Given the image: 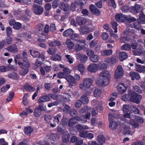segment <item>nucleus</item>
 I'll return each instance as SVG.
<instances>
[{"instance_id": "ea45409f", "label": "nucleus", "mask_w": 145, "mask_h": 145, "mask_svg": "<svg viewBox=\"0 0 145 145\" xmlns=\"http://www.w3.org/2000/svg\"><path fill=\"white\" fill-rule=\"evenodd\" d=\"M24 87L26 90L28 91L31 92H33L36 89L35 88L32 86L28 83H27L25 85H24Z\"/></svg>"}, {"instance_id": "603ef678", "label": "nucleus", "mask_w": 145, "mask_h": 145, "mask_svg": "<svg viewBox=\"0 0 145 145\" xmlns=\"http://www.w3.org/2000/svg\"><path fill=\"white\" fill-rule=\"evenodd\" d=\"M122 50L130 51L131 49V47L130 44H125L121 47Z\"/></svg>"}, {"instance_id": "13d9d810", "label": "nucleus", "mask_w": 145, "mask_h": 145, "mask_svg": "<svg viewBox=\"0 0 145 145\" xmlns=\"http://www.w3.org/2000/svg\"><path fill=\"white\" fill-rule=\"evenodd\" d=\"M139 20L142 23H145V15L142 11L139 14Z\"/></svg>"}, {"instance_id": "1a4fd4ad", "label": "nucleus", "mask_w": 145, "mask_h": 145, "mask_svg": "<svg viewBox=\"0 0 145 145\" xmlns=\"http://www.w3.org/2000/svg\"><path fill=\"white\" fill-rule=\"evenodd\" d=\"M59 7L62 10L67 11V13L69 14V12L68 10L70 7L69 5L67 3H65L64 2L61 1L60 2Z\"/></svg>"}, {"instance_id": "7c9ffc66", "label": "nucleus", "mask_w": 145, "mask_h": 145, "mask_svg": "<svg viewBox=\"0 0 145 145\" xmlns=\"http://www.w3.org/2000/svg\"><path fill=\"white\" fill-rule=\"evenodd\" d=\"M74 33L73 30L71 29H69L65 30L63 33V35L64 36L66 37H71Z\"/></svg>"}, {"instance_id": "20e7f679", "label": "nucleus", "mask_w": 145, "mask_h": 145, "mask_svg": "<svg viewBox=\"0 0 145 145\" xmlns=\"http://www.w3.org/2000/svg\"><path fill=\"white\" fill-rule=\"evenodd\" d=\"M143 7L140 5L135 4V5L130 7V12L134 14L140 13L143 11Z\"/></svg>"}, {"instance_id": "4d7b16f0", "label": "nucleus", "mask_w": 145, "mask_h": 145, "mask_svg": "<svg viewBox=\"0 0 145 145\" xmlns=\"http://www.w3.org/2000/svg\"><path fill=\"white\" fill-rule=\"evenodd\" d=\"M101 94V90L97 88H96L94 90V96L95 97H99L100 96Z\"/></svg>"}, {"instance_id": "58836bf2", "label": "nucleus", "mask_w": 145, "mask_h": 145, "mask_svg": "<svg viewBox=\"0 0 145 145\" xmlns=\"http://www.w3.org/2000/svg\"><path fill=\"white\" fill-rule=\"evenodd\" d=\"M61 97L64 101L67 102L70 101V98L71 97V95L69 93H66L62 96Z\"/></svg>"}, {"instance_id": "4c0bfd02", "label": "nucleus", "mask_w": 145, "mask_h": 145, "mask_svg": "<svg viewBox=\"0 0 145 145\" xmlns=\"http://www.w3.org/2000/svg\"><path fill=\"white\" fill-rule=\"evenodd\" d=\"M136 20V19L134 17H132L131 15H126L125 21L127 23H130Z\"/></svg>"}, {"instance_id": "0e129e2a", "label": "nucleus", "mask_w": 145, "mask_h": 145, "mask_svg": "<svg viewBox=\"0 0 145 145\" xmlns=\"http://www.w3.org/2000/svg\"><path fill=\"white\" fill-rule=\"evenodd\" d=\"M130 7L128 6H123L121 8V10L123 12H130Z\"/></svg>"}, {"instance_id": "09e8293b", "label": "nucleus", "mask_w": 145, "mask_h": 145, "mask_svg": "<svg viewBox=\"0 0 145 145\" xmlns=\"http://www.w3.org/2000/svg\"><path fill=\"white\" fill-rule=\"evenodd\" d=\"M69 118L66 117H63L61 119L60 124L63 126H67L68 125Z\"/></svg>"}, {"instance_id": "7ed1b4c3", "label": "nucleus", "mask_w": 145, "mask_h": 145, "mask_svg": "<svg viewBox=\"0 0 145 145\" xmlns=\"http://www.w3.org/2000/svg\"><path fill=\"white\" fill-rule=\"evenodd\" d=\"M88 127L87 126L84 127L80 125H77L75 127H72L69 128V130L71 133L75 135L77 133V130L79 133H80L83 131L84 129H88Z\"/></svg>"}, {"instance_id": "e433bc0d", "label": "nucleus", "mask_w": 145, "mask_h": 145, "mask_svg": "<svg viewBox=\"0 0 145 145\" xmlns=\"http://www.w3.org/2000/svg\"><path fill=\"white\" fill-rule=\"evenodd\" d=\"M51 60L55 61H60L61 60V57L60 56L57 54H55L51 57Z\"/></svg>"}, {"instance_id": "a878e982", "label": "nucleus", "mask_w": 145, "mask_h": 145, "mask_svg": "<svg viewBox=\"0 0 145 145\" xmlns=\"http://www.w3.org/2000/svg\"><path fill=\"white\" fill-rule=\"evenodd\" d=\"M91 31V29L87 26H84L81 27L80 29L81 33L82 34H85Z\"/></svg>"}, {"instance_id": "c85d7f7f", "label": "nucleus", "mask_w": 145, "mask_h": 145, "mask_svg": "<svg viewBox=\"0 0 145 145\" xmlns=\"http://www.w3.org/2000/svg\"><path fill=\"white\" fill-rule=\"evenodd\" d=\"M24 132L27 135L29 136L33 131V129L30 126L25 127L24 128Z\"/></svg>"}, {"instance_id": "473e14b6", "label": "nucleus", "mask_w": 145, "mask_h": 145, "mask_svg": "<svg viewBox=\"0 0 145 145\" xmlns=\"http://www.w3.org/2000/svg\"><path fill=\"white\" fill-rule=\"evenodd\" d=\"M75 120L77 121H80L82 123H85L87 121V120L84 115H81L79 116H76L75 117Z\"/></svg>"}, {"instance_id": "39448f33", "label": "nucleus", "mask_w": 145, "mask_h": 145, "mask_svg": "<svg viewBox=\"0 0 145 145\" xmlns=\"http://www.w3.org/2000/svg\"><path fill=\"white\" fill-rule=\"evenodd\" d=\"M123 75V68L121 65H118L114 75V78L117 79L121 78Z\"/></svg>"}, {"instance_id": "a211bd4d", "label": "nucleus", "mask_w": 145, "mask_h": 145, "mask_svg": "<svg viewBox=\"0 0 145 145\" xmlns=\"http://www.w3.org/2000/svg\"><path fill=\"white\" fill-rule=\"evenodd\" d=\"M109 120L110 121V123L109 126L110 127L112 130H115L118 126V123L116 121H113V118H110V116H109Z\"/></svg>"}, {"instance_id": "c9c22d12", "label": "nucleus", "mask_w": 145, "mask_h": 145, "mask_svg": "<svg viewBox=\"0 0 145 145\" xmlns=\"http://www.w3.org/2000/svg\"><path fill=\"white\" fill-rule=\"evenodd\" d=\"M101 53V55L103 56H109L112 54V49L105 50L102 51Z\"/></svg>"}, {"instance_id": "e2e57ef3", "label": "nucleus", "mask_w": 145, "mask_h": 145, "mask_svg": "<svg viewBox=\"0 0 145 145\" xmlns=\"http://www.w3.org/2000/svg\"><path fill=\"white\" fill-rule=\"evenodd\" d=\"M141 23L140 22L136 21L133 23L132 27L137 29H138L141 28Z\"/></svg>"}, {"instance_id": "3c124183", "label": "nucleus", "mask_w": 145, "mask_h": 145, "mask_svg": "<svg viewBox=\"0 0 145 145\" xmlns=\"http://www.w3.org/2000/svg\"><path fill=\"white\" fill-rule=\"evenodd\" d=\"M80 4H79L78 6H80L79 7H78L76 10V12L78 13H81V12L83 10V6L84 5V3L81 0H80L79 3Z\"/></svg>"}, {"instance_id": "37998d69", "label": "nucleus", "mask_w": 145, "mask_h": 145, "mask_svg": "<svg viewBox=\"0 0 145 145\" xmlns=\"http://www.w3.org/2000/svg\"><path fill=\"white\" fill-rule=\"evenodd\" d=\"M80 100L82 104H85L88 103L89 102V99L87 96L85 95H82L80 97Z\"/></svg>"}, {"instance_id": "5701e85b", "label": "nucleus", "mask_w": 145, "mask_h": 145, "mask_svg": "<svg viewBox=\"0 0 145 145\" xmlns=\"http://www.w3.org/2000/svg\"><path fill=\"white\" fill-rule=\"evenodd\" d=\"M51 99L48 96V95H45L41 96L38 99V102L39 103L47 102L50 101Z\"/></svg>"}, {"instance_id": "864d4df0", "label": "nucleus", "mask_w": 145, "mask_h": 145, "mask_svg": "<svg viewBox=\"0 0 145 145\" xmlns=\"http://www.w3.org/2000/svg\"><path fill=\"white\" fill-rule=\"evenodd\" d=\"M69 138L70 135L69 134L63 135L62 137V141L65 143H67L69 141Z\"/></svg>"}, {"instance_id": "6ab92c4d", "label": "nucleus", "mask_w": 145, "mask_h": 145, "mask_svg": "<svg viewBox=\"0 0 145 145\" xmlns=\"http://www.w3.org/2000/svg\"><path fill=\"white\" fill-rule=\"evenodd\" d=\"M49 46L51 47H55L56 46L59 47L62 44L61 42L58 40L54 39L53 40H52L49 42Z\"/></svg>"}, {"instance_id": "aec40b11", "label": "nucleus", "mask_w": 145, "mask_h": 145, "mask_svg": "<svg viewBox=\"0 0 145 145\" xmlns=\"http://www.w3.org/2000/svg\"><path fill=\"white\" fill-rule=\"evenodd\" d=\"M23 62L22 63L18 61V64L19 65L20 67L22 68L24 67L26 68H28L30 66V64L29 61L28 60H23Z\"/></svg>"}, {"instance_id": "f8f14e48", "label": "nucleus", "mask_w": 145, "mask_h": 145, "mask_svg": "<svg viewBox=\"0 0 145 145\" xmlns=\"http://www.w3.org/2000/svg\"><path fill=\"white\" fill-rule=\"evenodd\" d=\"M38 59H37V67H40L43 64L45 59V56L42 54L39 53L37 54Z\"/></svg>"}, {"instance_id": "bb28decb", "label": "nucleus", "mask_w": 145, "mask_h": 145, "mask_svg": "<svg viewBox=\"0 0 145 145\" xmlns=\"http://www.w3.org/2000/svg\"><path fill=\"white\" fill-rule=\"evenodd\" d=\"M80 0H76L72 3L71 6V9L73 11H75L77 6L80 4L79 3Z\"/></svg>"}, {"instance_id": "bf43d9fd", "label": "nucleus", "mask_w": 145, "mask_h": 145, "mask_svg": "<svg viewBox=\"0 0 145 145\" xmlns=\"http://www.w3.org/2000/svg\"><path fill=\"white\" fill-rule=\"evenodd\" d=\"M44 8L40 6H39L37 5V15H40L43 12Z\"/></svg>"}, {"instance_id": "4be33fe9", "label": "nucleus", "mask_w": 145, "mask_h": 145, "mask_svg": "<svg viewBox=\"0 0 145 145\" xmlns=\"http://www.w3.org/2000/svg\"><path fill=\"white\" fill-rule=\"evenodd\" d=\"M98 67L95 64H91L88 67V71L91 72H95L97 70Z\"/></svg>"}, {"instance_id": "72a5a7b5", "label": "nucleus", "mask_w": 145, "mask_h": 145, "mask_svg": "<svg viewBox=\"0 0 145 145\" xmlns=\"http://www.w3.org/2000/svg\"><path fill=\"white\" fill-rule=\"evenodd\" d=\"M125 118H129L131 119L132 118L130 113H127L124 114L123 117H121L118 119V121L120 122L122 121L123 122H120V123L121 124H123L124 123V121H125Z\"/></svg>"}, {"instance_id": "680f3d73", "label": "nucleus", "mask_w": 145, "mask_h": 145, "mask_svg": "<svg viewBox=\"0 0 145 145\" xmlns=\"http://www.w3.org/2000/svg\"><path fill=\"white\" fill-rule=\"evenodd\" d=\"M130 124L132 126L133 129L138 127L139 124L136 122L133 119L131 120L130 122Z\"/></svg>"}, {"instance_id": "9b49d317", "label": "nucleus", "mask_w": 145, "mask_h": 145, "mask_svg": "<svg viewBox=\"0 0 145 145\" xmlns=\"http://www.w3.org/2000/svg\"><path fill=\"white\" fill-rule=\"evenodd\" d=\"M69 83V86L70 87H72V86H74L76 84V82L74 80L73 76L70 75H67L65 78Z\"/></svg>"}, {"instance_id": "423d86ee", "label": "nucleus", "mask_w": 145, "mask_h": 145, "mask_svg": "<svg viewBox=\"0 0 145 145\" xmlns=\"http://www.w3.org/2000/svg\"><path fill=\"white\" fill-rule=\"evenodd\" d=\"M84 40H81L77 42L75 46L76 51L77 52L84 49L86 48V45Z\"/></svg>"}, {"instance_id": "a18cd8bd", "label": "nucleus", "mask_w": 145, "mask_h": 145, "mask_svg": "<svg viewBox=\"0 0 145 145\" xmlns=\"http://www.w3.org/2000/svg\"><path fill=\"white\" fill-rule=\"evenodd\" d=\"M130 91H132L131 90H129L128 91V94H125L123 95L121 97V99L122 100L124 101H126L129 98H130L131 97V94H130L129 92Z\"/></svg>"}, {"instance_id": "052dcab7", "label": "nucleus", "mask_w": 145, "mask_h": 145, "mask_svg": "<svg viewBox=\"0 0 145 145\" xmlns=\"http://www.w3.org/2000/svg\"><path fill=\"white\" fill-rule=\"evenodd\" d=\"M22 68L19 72V74L22 76H25L28 73L29 69L27 68H24L23 67Z\"/></svg>"}, {"instance_id": "393cba45", "label": "nucleus", "mask_w": 145, "mask_h": 145, "mask_svg": "<svg viewBox=\"0 0 145 145\" xmlns=\"http://www.w3.org/2000/svg\"><path fill=\"white\" fill-rule=\"evenodd\" d=\"M98 145H102L105 143V138L103 135H99L97 137Z\"/></svg>"}, {"instance_id": "de8ad7c7", "label": "nucleus", "mask_w": 145, "mask_h": 145, "mask_svg": "<svg viewBox=\"0 0 145 145\" xmlns=\"http://www.w3.org/2000/svg\"><path fill=\"white\" fill-rule=\"evenodd\" d=\"M66 44L68 48L70 49H72L74 46V43L70 39L67 40Z\"/></svg>"}, {"instance_id": "774afa93", "label": "nucleus", "mask_w": 145, "mask_h": 145, "mask_svg": "<svg viewBox=\"0 0 145 145\" xmlns=\"http://www.w3.org/2000/svg\"><path fill=\"white\" fill-rule=\"evenodd\" d=\"M133 90L134 91V92H136L138 93H141L142 92V91L140 87L137 86H135L133 87Z\"/></svg>"}, {"instance_id": "79ce46f5", "label": "nucleus", "mask_w": 145, "mask_h": 145, "mask_svg": "<svg viewBox=\"0 0 145 145\" xmlns=\"http://www.w3.org/2000/svg\"><path fill=\"white\" fill-rule=\"evenodd\" d=\"M70 39L73 41H78V40H80V37L79 36V34H78L76 33H73L70 37Z\"/></svg>"}, {"instance_id": "c756f323", "label": "nucleus", "mask_w": 145, "mask_h": 145, "mask_svg": "<svg viewBox=\"0 0 145 145\" xmlns=\"http://www.w3.org/2000/svg\"><path fill=\"white\" fill-rule=\"evenodd\" d=\"M128 57L127 53L125 52H120L119 53V59L120 61H123Z\"/></svg>"}, {"instance_id": "a19ab883", "label": "nucleus", "mask_w": 145, "mask_h": 145, "mask_svg": "<svg viewBox=\"0 0 145 145\" xmlns=\"http://www.w3.org/2000/svg\"><path fill=\"white\" fill-rule=\"evenodd\" d=\"M107 5L108 7H111L114 9L116 8V4L114 0H108Z\"/></svg>"}, {"instance_id": "4468645a", "label": "nucleus", "mask_w": 145, "mask_h": 145, "mask_svg": "<svg viewBox=\"0 0 145 145\" xmlns=\"http://www.w3.org/2000/svg\"><path fill=\"white\" fill-rule=\"evenodd\" d=\"M76 23L78 25H82L87 22L86 18L81 16H78L76 18Z\"/></svg>"}, {"instance_id": "f3484780", "label": "nucleus", "mask_w": 145, "mask_h": 145, "mask_svg": "<svg viewBox=\"0 0 145 145\" xmlns=\"http://www.w3.org/2000/svg\"><path fill=\"white\" fill-rule=\"evenodd\" d=\"M126 16L122 14H117L116 15L115 18L118 22H123L125 21Z\"/></svg>"}, {"instance_id": "69168bd1", "label": "nucleus", "mask_w": 145, "mask_h": 145, "mask_svg": "<svg viewBox=\"0 0 145 145\" xmlns=\"http://www.w3.org/2000/svg\"><path fill=\"white\" fill-rule=\"evenodd\" d=\"M22 24L19 22H16L13 26V28L16 30H19L21 28Z\"/></svg>"}, {"instance_id": "cd10ccee", "label": "nucleus", "mask_w": 145, "mask_h": 145, "mask_svg": "<svg viewBox=\"0 0 145 145\" xmlns=\"http://www.w3.org/2000/svg\"><path fill=\"white\" fill-rule=\"evenodd\" d=\"M135 67L137 71L139 72H145V66L135 63Z\"/></svg>"}, {"instance_id": "6e6d98bb", "label": "nucleus", "mask_w": 145, "mask_h": 145, "mask_svg": "<svg viewBox=\"0 0 145 145\" xmlns=\"http://www.w3.org/2000/svg\"><path fill=\"white\" fill-rule=\"evenodd\" d=\"M17 73L14 72H13L8 74L7 76L9 78L13 79H16L17 78Z\"/></svg>"}, {"instance_id": "dca6fc26", "label": "nucleus", "mask_w": 145, "mask_h": 145, "mask_svg": "<svg viewBox=\"0 0 145 145\" xmlns=\"http://www.w3.org/2000/svg\"><path fill=\"white\" fill-rule=\"evenodd\" d=\"M47 110L46 106L43 104L39 105L37 107V117H39L41 114L42 111H45Z\"/></svg>"}, {"instance_id": "b1692460", "label": "nucleus", "mask_w": 145, "mask_h": 145, "mask_svg": "<svg viewBox=\"0 0 145 145\" xmlns=\"http://www.w3.org/2000/svg\"><path fill=\"white\" fill-rule=\"evenodd\" d=\"M6 50L12 53H15L18 51V50L16 46L15 45H12L6 48Z\"/></svg>"}, {"instance_id": "338daca9", "label": "nucleus", "mask_w": 145, "mask_h": 145, "mask_svg": "<svg viewBox=\"0 0 145 145\" xmlns=\"http://www.w3.org/2000/svg\"><path fill=\"white\" fill-rule=\"evenodd\" d=\"M77 111L74 109H72L69 112V114L71 116L76 117L78 114Z\"/></svg>"}, {"instance_id": "f704fd0d", "label": "nucleus", "mask_w": 145, "mask_h": 145, "mask_svg": "<svg viewBox=\"0 0 145 145\" xmlns=\"http://www.w3.org/2000/svg\"><path fill=\"white\" fill-rule=\"evenodd\" d=\"M78 56L81 63H85L87 61L88 57L86 55L79 54L78 55Z\"/></svg>"}, {"instance_id": "f257e3e1", "label": "nucleus", "mask_w": 145, "mask_h": 145, "mask_svg": "<svg viewBox=\"0 0 145 145\" xmlns=\"http://www.w3.org/2000/svg\"><path fill=\"white\" fill-rule=\"evenodd\" d=\"M102 78L99 80L100 84L103 86H107L109 84L110 74L109 72L107 71H105L100 74Z\"/></svg>"}, {"instance_id": "c03bdc74", "label": "nucleus", "mask_w": 145, "mask_h": 145, "mask_svg": "<svg viewBox=\"0 0 145 145\" xmlns=\"http://www.w3.org/2000/svg\"><path fill=\"white\" fill-rule=\"evenodd\" d=\"M99 59V56L97 55H93L90 57V59L91 61L96 63L98 61Z\"/></svg>"}, {"instance_id": "2eb2a0df", "label": "nucleus", "mask_w": 145, "mask_h": 145, "mask_svg": "<svg viewBox=\"0 0 145 145\" xmlns=\"http://www.w3.org/2000/svg\"><path fill=\"white\" fill-rule=\"evenodd\" d=\"M117 87L118 91L120 94H122L125 92L127 89V88L125 87L123 83L119 84Z\"/></svg>"}, {"instance_id": "0eeeda50", "label": "nucleus", "mask_w": 145, "mask_h": 145, "mask_svg": "<svg viewBox=\"0 0 145 145\" xmlns=\"http://www.w3.org/2000/svg\"><path fill=\"white\" fill-rule=\"evenodd\" d=\"M61 115L60 114H58L56 116L53 117V119L52 120V123L50 124V127L53 128L56 126V125L58 124L60 122V120L61 119Z\"/></svg>"}, {"instance_id": "5fc2aeb1", "label": "nucleus", "mask_w": 145, "mask_h": 145, "mask_svg": "<svg viewBox=\"0 0 145 145\" xmlns=\"http://www.w3.org/2000/svg\"><path fill=\"white\" fill-rule=\"evenodd\" d=\"M130 39V36L127 35L126 36L122 37L120 40L122 42L124 43L127 41H129Z\"/></svg>"}, {"instance_id": "6e6552de", "label": "nucleus", "mask_w": 145, "mask_h": 145, "mask_svg": "<svg viewBox=\"0 0 145 145\" xmlns=\"http://www.w3.org/2000/svg\"><path fill=\"white\" fill-rule=\"evenodd\" d=\"M93 83V81L92 79L90 78H87L85 79L83 81L82 86V84L80 85V88H83V87L81 86H82L83 87H85L86 88L88 89L89 88Z\"/></svg>"}, {"instance_id": "412c9836", "label": "nucleus", "mask_w": 145, "mask_h": 145, "mask_svg": "<svg viewBox=\"0 0 145 145\" xmlns=\"http://www.w3.org/2000/svg\"><path fill=\"white\" fill-rule=\"evenodd\" d=\"M129 74L132 80H134L135 79L138 80L140 78L139 74L136 72H131Z\"/></svg>"}, {"instance_id": "49530a36", "label": "nucleus", "mask_w": 145, "mask_h": 145, "mask_svg": "<svg viewBox=\"0 0 145 145\" xmlns=\"http://www.w3.org/2000/svg\"><path fill=\"white\" fill-rule=\"evenodd\" d=\"M116 56H112L111 58H108L107 60L106 59V62L107 63L110 62L112 64H115L116 62Z\"/></svg>"}, {"instance_id": "f03ea898", "label": "nucleus", "mask_w": 145, "mask_h": 145, "mask_svg": "<svg viewBox=\"0 0 145 145\" xmlns=\"http://www.w3.org/2000/svg\"><path fill=\"white\" fill-rule=\"evenodd\" d=\"M130 91L129 93L131 94V97L129 99L130 101L131 102L137 104L140 103L142 98V96L140 95L137 94L132 90Z\"/></svg>"}, {"instance_id": "9d476101", "label": "nucleus", "mask_w": 145, "mask_h": 145, "mask_svg": "<svg viewBox=\"0 0 145 145\" xmlns=\"http://www.w3.org/2000/svg\"><path fill=\"white\" fill-rule=\"evenodd\" d=\"M50 138L51 140L52 143L54 145L58 144L59 137L57 134L53 133L51 134L50 136Z\"/></svg>"}, {"instance_id": "2f4dec72", "label": "nucleus", "mask_w": 145, "mask_h": 145, "mask_svg": "<svg viewBox=\"0 0 145 145\" xmlns=\"http://www.w3.org/2000/svg\"><path fill=\"white\" fill-rule=\"evenodd\" d=\"M44 117V120L47 123L50 124L51 123H52V120L53 119V117L51 115L49 114H45Z\"/></svg>"}, {"instance_id": "ddd939ff", "label": "nucleus", "mask_w": 145, "mask_h": 145, "mask_svg": "<svg viewBox=\"0 0 145 145\" xmlns=\"http://www.w3.org/2000/svg\"><path fill=\"white\" fill-rule=\"evenodd\" d=\"M89 8L92 13L94 14L99 16L101 14L100 10L96 8L95 6L93 5L90 6Z\"/></svg>"}, {"instance_id": "8fccbe9b", "label": "nucleus", "mask_w": 145, "mask_h": 145, "mask_svg": "<svg viewBox=\"0 0 145 145\" xmlns=\"http://www.w3.org/2000/svg\"><path fill=\"white\" fill-rule=\"evenodd\" d=\"M75 117L71 118L70 119L69 118L68 122V126L69 127H72L73 125L76 124V122L75 121Z\"/></svg>"}]
</instances>
